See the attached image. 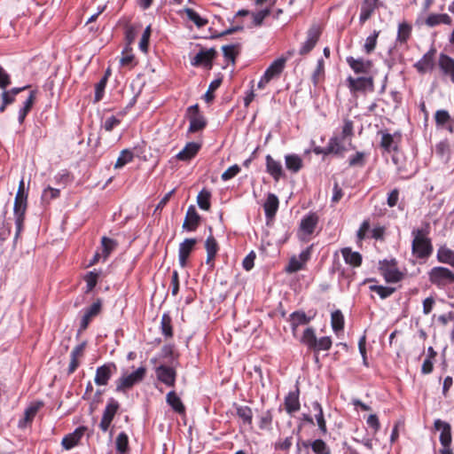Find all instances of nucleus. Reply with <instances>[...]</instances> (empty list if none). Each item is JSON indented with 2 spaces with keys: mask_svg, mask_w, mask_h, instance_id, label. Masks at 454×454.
Segmentation results:
<instances>
[{
  "mask_svg": "<svg viewBox=\"0 0 454 454\" xmlns=\"http://www.w3.org/2000/svg\"><path fill=\"white\" fill-rule=\"evenodd\" d=\"M85 430V427H79L73 433L66 435L61 442L63 448L68 450L76 446L83 435Z\"/></svg>",
  "mask_w": 454,
  "mask_h": 454,
  "instance_id": "nucleus-29",
  "label": "nucleus"
},
{
  "mask_svg": "<svg viewBox=\"0 0 454 454\" xmlns=\"http://www.w3.org/2000/svg\"><path fill=\"white\" fill-rule=\"evenodd\" d=\"M119 409V402L113 397L109 398L99 423V428L103 432H106L109 429L110 425Z\"/></svg>",
  "mask_w": 454,
  "mask_h": 454,
  "instance_id": "nucleus-11",
  "label": "nucleus"
},
{
  "mask_svg": "<svg viewBox=\"0 0 454 454\" xmlns=\"http://www.w3.org/2000/svg\"><path fill=\"white\" fill-rule=\"evenodd\" d=\"M200 223V215L196 211L194 206H190L187 209L186 215L183 223V229L187 231H194L197 230Z\"/></svg>",
  "mask_w": 454,
  "mask_h": 454,
  "instance_id": "nucleus-24",
  "label": "nucleus"
},
{
  "mask_svg": "<svg viewBox=\"0 0 454 454\" xmlns=\"http://www.w3.org/2000/svg\"><path fill=\"white\" fill-rule=\"evenodd\" d=\"M200 146L201 145L199 143L189 142L186 144L184 149L176 154V158L183 161L190 160L196 156L200 149Z\"/></svg>",
  "mask_w": 454,
  "mask_h": 454,
  "instance_id": "nucleus-32",
  "label": "nucleus"
},
{
  "mask_svg": "<svg viewBox=\"0 0 454 454\" xmlns=\"http://www.w3.org/2000/svg\"><path fill=\"white\" fill-rule=\"evenodd\" d=\"M270 14V9H269V8L261 10V11H259L257 12H253L252 13V17H253V23H254V25L255 27L262 26L264 19L266 17H268Z\"/></svg>",
  "mask_w": 454,
  "mask_h": 454,
  "instance_id": "nucleus-60",
  "label": "nucleus"
},
{
  "mask_svg": "<svg viewBox=\"0 0 454 454\" xmlns=\"http://www.w3.org/2000/svg\"><path fill=\"white\" fill-rule=\"evenodd\" d=\"M435 123L438 127H446L450 132L454 130V120L446 110H437L434 114Z\"/></svg>",
  "mask_w": 454,
  "mask_h": 454,
  "instance_id": "nucleus-36",
  "label": "nucleus"
},
{
  "mask_svg": "<svg viewBox=\"0 0 454 454\" xmlns=\"http://www.w3.org/2000/svg\"><path fill=\"white\" fill-rule=\"evenodd\" d=\"M380 270L387 283H396L403 278V274L396 268L395 261L392 263L387 261L383 262Z\"/></svg>",
  "mask_w": 454,
  "mask_h": 454,
  "instance_id": "nucleus-16",
  "label": "nucleus"
},
{
  "mask_svg": "<svg viewBox=\"0 0 454 454\" xmlns=\"http://www.w3.org/2000/svg\"><path fill=\"white\" fill-rule=\"evenodd\" d=\"M301 342L316 353L329 350L333 344L332 339L329 336L317 339L315 330L312 327H308L304 330Z\"/></svg>",
  "mask_w": 454,
  "mask_h": 454,
  "instance_id": "nucleus-3",
  "label": "nucleus"
},
{
  "mask_svg": "<svg viewBox=\"0 0 454 454\" xmlns=\"http://www.w3.org/2000/svg\"><path fill=\"white\" fill-rule=\"evenodd\" d=\"M366 153L364 152H356V154L348 158V165L350 167H364L365 165Z\"/></svg>",
  "mask_w": 454,
  "mask_h": 454,
  "instance_id": "nucleus-56",
  "label": "nucleus"
},
{
  "mask_svg": "<svg viewBox=\"0 0 454 454\" xmlns=\"http://www.w3.org/2000/svg\"><path fill=\"white\" fill-rule=\"evenodd\" d=\"M316 313L313 315L308 316L304 311L302 310H297L290 314L289 316V322L291 325L292 331L294 334L295 333L297 328L300 325H308L315 317Z\"/></svg>",
  "mask_w": 454,
  "mask_h": 454,
  "instance_id": "nucleus-25",
  "label": "nucleus"
},
{
  "mask_svg": "<svg viewBox=\"0 0 454 454\" xmlns=\"http://www.w3.org/2000/svg\"><path fill=\"white\" fill-rule=\"evenodd\" d=\"M265 165L267 173L276 181L278 182L284 176V169L279 160L273 159L270 154L265 157Z\"/></svg>",
  "mask_w": 454,
  "mask_h": 454,
  "instance_id": "nucleus-21",
  "label": "nucleus"
},
{
  "mask_svg": "<svg viewBox=\"0 0 454 454\" xmlns=\"http://www.w3.org/2000/svg\"><path fill=\"white\" fill-rule=\"evenodd\" d=\"M211 192L207 189H202L197 196V203L200 208L203 210H209L211 203Z\"/></svg>",
  "mask_w": 454,
  "mask_h": 454,
  "instance_id": "nucleus-48",
  "label": "nucleus"
},
{
  "mask_svg": "<svg viewBox=\"0 0 454 454\" xmlns=\"http://www.w3.org/2000/svg\"><path fill=\"white\" fill-rule=\"evenodd\" d=\"M35 94L36 92L35 90L30 91L28 98L25 100L23 106L19 111L18 120L20 124L23 123L26 116L31 111L35 100Z\"/></svg>",
  "mask_w": 454,
  "mask_h": 454,
  "instance_id": "nucleus-42",
  "label": "nucleus"
},
{
  "mask_svg": "<svg viewBox=\"0 0 454 454\" xmlns=\"http://www.w3.org/2000/svg\"><path fill=\"white\" fill-rule=\"evenodd\" d=\"M217 52L214 48L200 51L192 59L191 64L194 67L204 66L211 68L212 61L215 58Z\"/></svg>",
  "mask_w": 454,
  "mask_h": 454,
  "instance_id": "nucleus-19",
  "label": "nucleus"
},
{
  "mask_svg": "<svg viewBox=\"0 0 454 454\" xmlns=\"http://www.w3.org/2000/svg\"><path fill=\"white\" fill-rule=\"evenodd\" d=\"M436 49L431 47L430 50L423 55V57L414 64V67L419 74H425L431 71L434 67V58Z\"/></svg>",
  "mask_w": 454,
  "mask_h": 454,
  "instance_id": "nucleus-17",
  "label": "nucleus"
},
{
  "mask_svg": "<svg viewBox=\"0 0 454 454\" xmlns=\"http://www.w3.org/2000/svg\"><path fill=\"white\" fill-rule=\"evenodd\" d=\"M348 88L350 92L355 94L356 92H365L374 90V79L372 76H360L354 78L348 76L346 80Z\"/></svg>",
  "mask_w": 454,
  "mask_h": 454,
  "instance_id": "nucleus-7",
  "label": "nucleus"
},
{
  "mask_svg": "<svg viewBox=\"0 0 454 454\" xmlns=\"http://www.w3.org/2000/svg\"><path fill=\"white\" fill-rule=\"evenodd\" d=\"M28 193L16 192L13 215L16 225L15 239H18L24 228L25 215L27 209Z\"/></svg>",
  "mask_w": 454,
  "mask_h": 454,
  "instance_id": "nucleus-4",
  "label": "nucleus"
},
{
  "mask_svg": "<svg viewBox=\"0 0 454 454\" xmlns=\"http://www.w3.org/2000/svg\"><path fill=\"white\" fill-rule=\"evenodd\" d=\"M379 0H364L361 4L359 22L363 25L367 21L378 7Z\"/></svg>",
  "mask_w": 454,
  "mask_h": 454,
  "instance_id": "nucleus-31",
  "label": "nucleus"
},
{
  "mask_svg": "<svg viewBox=\"0 0 454 454\" xmlns=\"http://www.w3.org/2000/svg\"><path fill=\"white\" fill-rule=\"evenodd\" d=\"M167 403L178 414H184L185 412V406L184 405L180 397L175 391H170L166 396Z\"/></svg>",
  "mask_w": 454,
  "mask_h": 454,
  "instance_id": "nucleus-39",
  "label": "nucleus"
},
{
  "mask_svg": "<svg viewBox=\"0 0 454 454\" xmlns=\"http://www.w3.org/2000/svg\"><path fill=\"white\" fill-rule=\"evenodd\" d=\"M100 272L94 270L89 271L83 277L84 281L86 282L85 293H90L94 287L96 286L98 280L99 278Z\"/></svg>",
  "mask_w": 454,
  "mask_h": 454,
  "instance_id": "nucleus-49",
  "label": "nucleus"
},
{
  "mask_svg": "<svg viewBox=\"0 0 454 454\" xmlns=\"http://www.w3.org/2000/svg\"><path fill=\"white\" fill-rule=\"evenodd\" d=\"M133 160V153L131 151L125 149L122 150L115 162L114 168H121L125 166L127 163L130 162Z\"/></svg>",
  "mask_w": 454,
  "mask_h": 454,
  "instance_id": "nucleus-54",
  "label": "nucleus"
},
{
  "mask_svg": "<svg viewBox=\"0 0 454 454\" xmlns=\"http://www.w3.org/2000/svg\"><path fill=\"white\" fill-rule=\"evenodd\" d=\"M436 258L439 262L449 264L454 268V250L446 246H442L438 248Z\"/></svg>",
  "mask_w": 454,
  "mask_h": 454,
  "instance_id": "nucleus-40",
  "label": "nucleus"
},
{
  "mask_svg": "<svg viewBox=\"0 0 454 454\" xmlns=\"http://www.w3.org/2000/svg\"><path fill=\"white\" fill-rule=\"evenodd\" d=\"M184 12L186 13L188 19L192 20L198 27H202L208 22L207 19L201 18L193 9L185 8Z\"/></svg>",
  "mask_w": 454,
  "mask_h": 454,
  "instance_id": "nucleus-52",
  "label": "nucleus"
},
{
  "mask_svg": "<svg viewBox=\"0 0 454 454\" xmlns=\"http://www.w3.org/2000/svg\"><path fill=\"white\" fill-rule=\"evenodd\" d=\"M319 38V31L317 27H311L307 33V39L302 43L299 53L301 55H306L315 47Z\"/></svg>",
  "mask_w": 454,
  "mask_h": 454,
  "instance_id": "nucleus-28",
  "label": "nucleus"
},
{
  "mask_svg": "<svg viewBox=\"0 0 454 454\" xmlns=\"http://www.w3.org/2000/svg\"><path fill=\"white\" fill-rule=\"evenodd\" d=\"M160 330L165 338L173 337L172 318L168 313H164L161 317Z\"/></svg>",
  "mask_w": 454,
  "mask_h": 454,
  "instance_id": "nucleus-46",
  "label": "nucleus"
},
{
  "mask_svg": "<svg viewBox=\"0 0 454 454\" xmlns=\"http://www.w3.org/2000/svg\"><path fill=\"white\" fill-rule=\"evenodd\" d=\"M439 68L444 75L450 78L454 83V59L447 54L441 53L438 60Z\"/></svg>",
  "mask_w": 454,
  "mask_h": 454,
  "instance_id": "nucleus-27",
  "label": "nucleus"
},
{
  "mask_svg": "<svg viewBox=\"0 0 454 454\" xmlns=\"http://www.w3.org/2000/svg\"><path fill=\"white\" fill-rule=\"evenodd\" d=\"M118 243L116 240L103 237L101 239L102 255L104 260H106L110 254L116 248Z\"/></svg>",
  "mask_w": 454,
  "mask_h": 454,
  "instance_id": "nucleus-47",
  "label": "nucleus"
},
{
  "mask_svg": "<svg viewBox=\"0 0 454 454\" xmlns=\"http://www.w3.org/2000/svg\"><path fill=\"white\" fill-rule=\"evenodd\" d=\"M451 21V18L447 13H432L428 15V17L425 20L424 23L428 27H434L439 24L450 25Z\"/></svg>",
  "mask_w": 454,
  "mask_h": 454,
  "instance_id": "nucleus-38",
  "label": "nucleus"
},
{
  "mask_svg": "<svg viewBox=\"0 0 454 454\" xmlns=\"http://www.w3.org/2000/svg\"><path fill=\"white\" fill-rule=\"evenodd\" d=\"M412 27L406 21L398 25L396 43H406L411 35Z\"/></svg>",
  "mask_w": 454,
  "mask_h": 454,
  "instance_id": "nucleus-44",
  "label": "nucleus"
},
{
  "mask_svg": "<svg viewBox=\"0 0 454 454\" xmlns=\"http://www.w3.org/2000/svg\"><path fill=\"white\" fill-rule=\"evenodd\" d=\"M392 160L395 163V165H396L397 173L402 179H409L416 174L417 167L414 166L411 160H403V162L398 153L393 155Z\"/></svg>",
  "mask_w": 454,
  "mask_h": 454,
  "instance_id": "nucleus-15",
  "label": "nucleus"
},
{
  "mask_svg": "<svg viewBox=\"0 0 454 454\" xmlns=\"http://www.w3.org/2000/svg\"><path fill=\"white\" fill-rule=\"evenodd\" d=\"M344 316L340 309H336L331 314V325L335 333L344 329Z\"/></svg>",
  "mask_w": 454,
  "mask_h": 454,
  "instance_id": "nucleus-45",
  "label": "nucleus"
},
{
  "mask_svg": "<svg viewBox=\"0 0 454 454\" xmlns=\"http://www.w3.org/2000/svg\"><path fill=\"white\" fill-rule=\"evenodd\" d=\"M428 224L426 229H413L411 253L418 259H427L433 253V245L428 238Z\"/></svg>",
  "mask_w": 454,
  "mask_h": 454,
  "instance_id": "nucleus-2",
  "label": "nucleus"
},
{
  "mask_svg": "<svg viewBox=\"0 0 454 454\" xmlns=\"http://www.w3.org/2000/svg\"><path fill=\"white\" fill-rule=\"evenodd\" d=\"M380 133L381 134L380 147L387 153L396 152L401 140V134L395 132L392 135L385 131Z\"/></svg>",
  "mask_w": 454,
  "mask_h": 454,
  "instance_id": "nucleus-18",
  "label": "nucleus"
},
{
  "mask_svg": "<svg viewBox=\"0 0 454 454\" xmlns=\"http://www.w3.org/2000/svg\"><path fill=\"white\" fill-rule=\"evenodd\" d=\"M151 36V26H147L142 35L139 42V49L141 51L146 53L148 51L149 39Z\"/></svg>",
  "mask_w": 454,
  "mask_h": 454,
  "instance_id": "nucleus-62",
  "label": "nucleus"
},
{
  "mask_svg": "<svg viewBox=\"0 0 454 454\" xmlns=\"http://www.w3.org/2000/svg\"><path fill=\"white\" fill-rule=\"evenodd\" d=\"M259 428L261 430H270L273 420V414L270 410L262 411L259 416Z\"/></svg>",
  "mask_w": 454,
  "mask_h": 454,
  "instance_id": "nucleus-50",
  "label": "nucleus"
},
{
  "mask_svg": "<svg viewBox=\"0 0 454 454\" xmlns=\"http://www.w3.org/2000/svg\"><path fill=\"white\" fill-rule=\"evenodd\" d=\"M186 116L190 121V126L188 129L189 133H196L202 130L207 125V121L200 114L198 104L187 108Z\"/></svg>",
  "mask_w": 454,
  "mask_h": 454,
  "instance_id": "nucleus-9",
  "label": "nucleus"
},
{
  "mask_svg": "<svg viewBox=\"0 0 454 454\" xmlns=\"http://www.w3.org/2000/svg\"><path fill=\"white\" fill-rule=\"evenodd\" d=\"M427 274L429 282L438 288H443L449 285L454 284V272L448 268L435 266L433 267Z\"/></svg>",
  "mask_w": 454,
  "mask_h": 454,
  "instance_id": "nucleus-5",
  "label": "nucleus"
},
{
  "mask_svg": "<svg viewBox=\"0 0 454 454\" xmlns=\"http://www.w3.org/2000/svg\"><path fill=\"white\" fill-rule=\"evenodd\" d=\"M311 252L312 246H309L301 251L298 257L295 255L292 256L288 262V264L285 268V271L288 274H292L303 270L305 264L310 259Z\"/></svg>",
  "mask_w": 454,
  "mask_h": 454,
  "instance_id": "nucleus-10",
  "label": "nucleus"
},
{
  "mask_svg": "<svg viewBox=\"0 0 454 454\" xmlns=\"http://www.w3.org/2000/svg\"><path fill=\"white\" fill-rule=\"evenodd\" d=\"M205 248L207 251L206 263L210 265V267H213L215 257L219 250V246L212 234L207 238L205 241Z\"/></svg>",
  "mask_w": 454,
  "mask_h": 454,
  "instance_id": "nucleus-30",
  "label": "nucleus"
},
{
  "mask_svg": "<svg viewBox=\"0 0 454 454\" xmlns=\"http://www.w3.org/2000/svg\"><path fill=\"white\" fill-rule=\"evenodd\" d=\"M284 404L286 411L289 414H293L300 410L301 404L299 401L298 388L295 391L288 393V395L285 397Z\"/></svg>",
  "mask_w": 454,
  "mask_h": 454,
  "instance_id": "nucleus-33",
  "label": "nucleus"
},
{
  "mask_svg": "<svg viewBox=\"0 0 454 454\" xmlns=\"http://www.w3.org/2000/svg\"><path fill=\"white\" fill-rule=\"evenodd\" d=\"M222 83L221 79H215L212 81L208 86L207 92L204 95L206 102L209 103L214 99V91L216 90Z\"/></svg>",
  "mask_w": 454,
  "mask_h": 454,
  "instance_id": "nucleus-61",
  "label": "nucleus"
},
{
  "mask_svg": "<svg viewBox=\"0 0 454 454\" xmlns=\"http://www.w3.org/2000/svg\"><path fill=\"white\" fill-rule=\"evenodd\" d=\"M240 172L239 165L234 164L228 168L221 176L223 181H228L236 176Z\"/></svg>",
  "mask_w": 454,
  "mask_h": 454,
  "instance_id": "nucleus-64",
  "label": "nucleus"
},
{
  "mask_svg": "<svg viewBox=\"0 0 454 454\" xmlns=\"http://www.w3.org/2000/svg\"><path fill=\"white\" fill-rule=\"evenodd\" d=\"M346 61L356 74L368 75L373 67L372 61L363 58L355 59L349 56L346 58Z\"/></svg>",
  "mask_w": 454,
  "mask_h": 454,
  "instance_id": "nucleus-14",
  "label": "nucleus"
},
{
  "mask_svg": "<svg viewBox=\"0 0 454 454\" xmlns=\"http://www.w3.org/2000/svg\"><path fill=\"white\" fill-rule=\"evenodd\" d=\"M369 230L370 221L368 219L364 220L356 232L357 242H361L367 238V232Z\"/></svg>",
  "mask_w": 454,
  "mask_h": 454,
  "instance_id": "nucleus-63",
  "label": "nucleus"
},
{
  "mask_svg": "<svg viewBox=\"0 0 454 454\" xmlns=\"http://www.w3.org/2000/svg\"><path fill=\"white\" fill-rule=\"evenodd\" d=\"M340 252L347 264L355 268L361 266L363 258L360 253L352 251L350 247H344Z\"/></svg>",
  "mask_w": 454,
  "mask_h": 454,
  "instance_id": "nucleus-37",
  "label": "nucleus"
},
{
  "mask_svg": "<svg viewBox=\"0 0 454 454\" xmlns=\"http://www.w3.org/2000/svg\"><path fill=\"white\" fill-rule=\"evenodd\" d=\"M279 205V200L274 193H269L263 204L265 216L267 219H271L275 216Z\"/></svg>",
  "mask_w": 454,
  "mask_h": 454,
  "instance_id": "nucleus-34",
  "label": "nucleus"
},
{
  "mask_svg": "<svg viewBox=\"0 0 454 454\" xmlns=\"http://www.w3.org/2000/svg\"><path fill=\"white\" fill-rule=\"evenodd\" d=\"M369 289L372 292H375L376 294H378L381 299H386L395 292V288L394 287L377 285L370 286Z\"/></svg>",
  "mask_w": 454,
  "mask_h": 454,
  "instance_id": "nucleus-53",
  "label": "nucleus"
},
{
  "mask_svg": "<svg viewBox=\"0 0 454 454\" xmlns=\"http://www.w3.org/2000/svg\"><path fill=\"white\" fill-rule=\"evenodd\" d=\"M116 450L120 454H124L129 450V437L126 433L121 432L115 440Z\"/></svg>",
  "mask_w": 454,
  "mask_h": 454,
  "instance_id": "nucleus-51",
  "label": "nucleus"
},
{
  "mask_svg": "<svg viewBox=\"0 0 454 454\" xmlns=\"http://www.w3.org/2000/svg\"><path fill=\"white\" fill-rule=\"evenodd\" d=\"M310 447L316 454H331L330 448L321 439L313 441L310 443Z\"/></svg>",
  "mask_w": 454,
  "mask_h": 454,
  "instance_id": "nucleus-55",
  "label": "nucleus"
},
{
  "mask_svg": "<svg viewBox=\"0 0 454 454\" xmlns=\"http://www.w3.org/2000/svg\"><path fill=\"white\" fill-rule=\"evenodd\" d=\"M353 137L354 122L349 119H344L340 133L333 135L328 141V152H331V154L343 156L344 153L348 150L346 144L349 148H355L352 145Z\"/></svg>",
  "mask_w": 454,
  "mask_h": 454,
  "instance_id": "nucleus-1",
  "label": "nucleus"
},
{
  "mask_svg": "<svg viewBox=\"0 0 454 454\" xmlns=\"http://www.w3.org/2000/svg\"><path fill=\"white\" fill-rule=\"evenodd\" d=\"M286 61V57H280L275 59L265 70L263 74L265 78H268L270 81L278 78L285 69Z\"/></svg>",
  "mask_w": 454,
  "mask_h": 454,
  "instance_id": "nucleus-23",
  "label": "nucleus"
},
{
  "mask_svg": "<svg viewBox=\"0 0 454 454\" xmlns=\"http://www.w3.org/2000/svg\"><path fill=\"white\" fill-rule=\"evenodd\" d=\"M435 430H441L439 441L442 448L439 450L440 454L443 451L453 452L451 450V427L448 422H445L440 419H437L434 422Z\"/></svg>",
  "mask_w": 454,
  "mask_h": 454,
  "instance_id": "nucleus-8",
  "label": "nucleus"
},
{
  "mask_svg": "<svg viewBox=\"0 0 454 454\" xmlns=\"http://www.w3.org/2000/svg\"><path fill=\"white\" fill-rule=\"evenodd\" d=\"M236 415L242 420L243 424L252 427L253 411L249 406L234 403Z\"/></svg>",
  "mask_w": 454,
  "mask_h": 454,
  "instance_id": "nucleus-41",
  "label": "nucleus"
},
{
  "mask_svg": "<svg viewBox=\"0 0 454 454\" xmlns=\"http://www.w3.org/2000/svg\"><path fill=\"white\" fill-rule=\"evenodd\" d=\"M197 243L196 239H185L180 245L178 249V261L182 268H184L187 264V260L190 254L194 249Z\"/></svg>",
  "mask_w": 454,
  "mask_h": 454,
  "instance_id": "nucleus-22",
  "label": "nucleus"
},
{
  "mask_svg": "<svg viewBox=\"0 0 454 454\" xmlns=\"http://www.w3.org/2000/svg\"><path fill=\"white\" fill-rule=\"evenodd\" d=\"M286 168L291 173H298L303 168L301 157L295 153L286 154L285 156Z\"/></svg>",
  "mask_w": 454,
  "mask_h": 454,
  "instance_id": "nucleus-35",
  "label": "nucleus"
},
{
  "mask_svg": "<svg viewBox=\"0 0 454 454\" xmlns=\"http://www.w3.org/2000/svg\"><path fill=\"white\" fill-rule=\"evenodd\" d=\"M106 82H107V76L105 75L96 84V86H95V97H94V101L95 102H99L103 98L104 91H105V89H106Z\"/></svg>",
  "mask_w": 454,
  "mask_h": 454,
  "instance_id": "nucleus-57",
  "label": "nucleus"
},
{
  "mask_svg": "<svg viewBox=\"0 0 454 454\" xmlns=\"http://www.w3.org/2000/svg\"><path fill=\"white\" fill-rule=\"evenodd\" d=\"M146 374V369L144 366L138 367L135 372L129 374H123L116 381V392L125 393L132 388L136 384L141 382Z\"/></svg>",
  "mask_w": 454,
  "mask_h": 454,
  "instance_id": "nucleus-6",
  "label": "nucleus"
},
{
  "mask_svg": "<svg viewBox=\"0 0 454 454\" xmlns=\"http://www.w3.org/2000/svg\"><path fill=\"white\" fill-rule=\"evenodd\" d=\"M312 408L317 412L315 414V419L317 420L318 428L323 434H325L327 433V427L324 417L323 408L321 404L317 401L312 403Z\"/></svg>",
  "mask_w": 454,
  "mask_h": 454,
  "instance_id": "nucleus-43",
  "label": "nucleus"
},
{
  "mask_svg": "<svg viewBox=\"0 0 454 454\" xmlns=\"http://www.w3.org/2000/svg\"><path fill=\"white\" fill-rule=\"evenodd\" d=\"M117 371L114 363H107L98 366L96 370L94 381L98 386H106L108 384L112 375Z\"/></svg>",
  "mask_w": 454,
  "mask_h": 454,
  "instance_id": "nucleus-13",
  "label": "nucleus"
},
{
  "mask_svg": "<svg viewBox=\"0 0 454 454\" xmlns=\"http://www.w3.org/2000/svg\"><path fill=\"white\" fill-rule=\"evenodd\" d=\"M379 31L374 30L373 33L366 38L364 46L366 53H371L372 51H374L377 44V38L379 36Z\"/></svg>",
  "mask_w": 454,
  "mask_h": 454,
  "instance_id": "nucleus-59",
  "label": "nucleus"
},
{
  "mask_svg": "<svg viewBox=\"0 0 454 454\" xmlns=\"http://www.w3.org/2000/svg\"><path fill=\"white\" fill-rule=\"evenodd\" d=\"M157 378L160 381L168 387H174L176 382V371L166 365H160L156 369Z\"/></svg>",
  "mask_w": 454,
  "mask_h": 454,
  "instance_id": "nucleus-26",
  "label": "nucleus"
},
{
  "mask_svg": "<svg viewBox=\"0 0 454 454\" xmlns=\"http://www.w3.org/2000/svg\"><path fill=\"white\" fill-rule=\"evenodd\" d=\"M44 405V403L43 401H35L32 402L27 408L25 410V415H27V417L31 418V419L34 420L35 415L37 414L38 411L43 408Z\"/></svg>",
  "mask_w": 454,
  "mask_h": 454,
  "instance_id": "nucleus-58",
  "label": "nucleus"
},
{
  "mask_svg": "<svg viewBox=\"0 0 454 454\" xmlns=\"http://www.w3.org/2000/svg\"><path fill=\"white\" fill-rule=\"evenodd\" d=\"M102 310V301L100 299H98L95 302H93L90 307L86 308L83 312V316L80 322V327L78 330V334L85 331L91 320L98 316Z\"/></svg>",
  "mask_w": 454,
  "mask_h": 454,
  "instance_id": "nucleus-12",
  "label": "nucleus"
},
{
  "mask_svg": "<svg viewBox=\"0 0 454 454\" xmlns=\"http://www.w3.org/2000/svg\"><path fill=\"white\" fill-rule=\"evenodd\" d=\"M318 222L319 217L317 214L315 212H309L301 218L300 223V231L303 235L310 236L314 233Z\"/></svg>",
  "mask_w": 454,
  "mask_h": 454,
  "instance_id": "nucleus-20",
  "label": "nucleus"
}]
</instances>
